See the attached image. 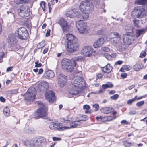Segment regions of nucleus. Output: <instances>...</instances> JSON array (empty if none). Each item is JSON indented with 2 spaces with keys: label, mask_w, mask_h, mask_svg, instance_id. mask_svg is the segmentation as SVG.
Listing matches in <instances>:
<instances>
[{
  "label": "nucleus",
  "mask_w": 147,
  "mask_h": 147,
  "mask_svg": "<svg viewBox=\"0 0 147 147\" xmlns=\"http://www.w3.org/2000/svg\"><path fill=\"white\" fill-rule=\"evenodd\" d=\"M105 41L103 37L99 38L93 44V46L95 48H98L100 47L104 43Z\"/></svg>",
  "instance_id": "nucleus-20"
},
{
  "label": "nucleus",
  "mask_w": 147,
  "mask_h": 147,
  "mask_svg": "<svg viewBox=\"0 0 147 147\" xmlns=\"http://www.w3.org/2000/svg\"><path fill=\"white\" fill-rule=\"evenodd\" d=\"M136 112L135 111H132L129 113V114L130 115H134L135 114Z\"/></svg>",
  "instance_id": "nucleus-54"
},
{
  "label": "nucleus",
  "mask_w": 147,
  "mask_h": 147,
  "mask_svg": "<svg viewBox=\"0 0 147 147\" xmlns=\"http://www.w3.org/2000/svg\"><path fill=\"white\" fill-rule=\"evenodd\" d=\"M93 106L95 108V109H94V111H97L99 110V107L98 104H95L93 105Z\"/></svg>",
  "instance_id": "nucleus-41"
},
{
  "label": "nucleus",
  "mask_w": 147,
  "mask_h": 147,
  "mask_svg": "<svg viewBox=\"0 0 147 147\" xmlns=\"http://www.w3.org/2000/svg\"><path fill=\"white\" fill-rule=\"evenodd\" d=\"M95 52V51L89 46L84 47L81 51L82 54L86 57H90Z\"/></svg>",
  "instance_id": "nucleus-11"
},
{
  "label": "nucleus",
  "mask_w": 147,
  "mask_h": 147,
  "mask_svg": "<svg viewBox=\"0 0 147 147\" xmlns=\"http://www.w3.org/2000/svg\"><path fill=\"white\" fill-rule=\"evenodd\" d=\"M113 67L109 64H108L102 68V71L105 73H109L112 69Z\"/></svg>",
  "instance_id": "nucleus-25"
},
{
  "label": "nucleus",
  "mask_w": 147,
  "mask_h": 147,
  "mask_svg": "<svg viewBox=\"0 0 147 147\" xmlns=\"http://www.w3.org/2000/svg\"><path fill=\"white\" fill-rule=\"evenodd\" d=\"M46 99L51 103L55 99V94L53 91H50L46 92L45 94Z\"/></svg>",
  "instance_id": "nucleus-18"
},
{
  "label": "nucleus",
  "mask_w": 147,
  "mask_h": 147,
  "mask_svg": "<svg viewBox=\"0 0 147 147\" xmlns=\"http://www.w3.org/2000/svg\"><path fill=\"white\" fill-rule=\"evenodd\" d=\"M76 24L78 30L80 33H84L85 32L87 26L86 22L80 21L77 22Z\"/></svg>",
  "instance_id": "nucleus-12"
},
{
  "label": "nucleus",
  "mask_w": 147,
  "mask_h": 147,
  "mask_svg": "<svg viewBox=\"0 0 147 147\" xmlns=\"http://www.w3.org/2000/svg\"><path fill=\"white\" fill-rule=\"evenodd\" d=\"M125 69L127 71H129L132 69V67L130 66H126L125 67Z\"/></svg>",
  "instance_id": "nucleus-53"
},
{
  "label": "nucleus",
  "mask_w": 147,
  "mask_h": 147,
  "mask_svg": "<svg viewBox=\"0 0 147 147\" xmlns=\"http://www.w3.org/2000/svg\"><path fill=\"white\" fill-rule=\"evenodd\" d=\"M49 87L48 83L45 81H42L39 83L38 86V88L41 92L46 91Z\"/></svg>",
  "instance_id": "nucleus-19"
},
{
  "label": "nucleus",
  "mask_w": 147,
  "mask_h": 147,
  "mask_svg": "<svg viewBox=\"0 0 147 147\" xmlns=\"http://www.w3.org/2000/svg\"><path fill=\"white\" fill-rule=\"evenodd\" d=\"M134 37L132 33H127L124 34L123 36L124 42L127 45H129L132 42L134 39Z\"/></svg>",
  "instance_id": "nucleus-13"
},
{
  "label": "nucleus",
  "mask_w": 147,
  "mask_h": 147,
  "mask_svg": "<svg viewBox=\"0 0 147 147\" xmlns=\"http://www.w3.org/2000/svg\"><path fill=\"white\" fill-rule=\"evenodd\" d=\"M147 30V29L146 28H143L136 30V37L138 38L141 35L144 34L146 32Z\"/></svg>",
  "instance_id": "nucleus-23"
},
{
  "label": "nucleus",
  "mask_w": 147,
  "mask_h": 147,
  "mask_svg": "<svg viewBox=\"0 0 147 147\" xmlns=\"http://www.w3.org/2000/svg\"><path fill=\"white\" fill-rule=\"evenodd\" d=\"M25 99L28 102L33 101L35 99V90L34 88H30L24 95Z\"/></svg>",
  "instance_id": "nucleus-7"
},
{
  "label": "nucleus",
  "mask_w": 147,
  "mask_h": 147,
  "mask_svg": "<svg viewBox=\"0 0 147 147\" xmlns=\"http://www.w3.org/2000/svg\"><path fill=\"white\" fill-rule=\"evenodd\" d=\"M103 31L102 30H98L96 32L97 34L98 35H102L103 34Z\"/></svg>",
  "instance_id": "nucleus-50"
},
{
  "label": "nucleus",
  "mask_w": 147,
  "mask_h": 147,
  "mask_svg": "<svg viewBox=\"0 0 147 147\" xmlns=\"http://www.w3.org/2000/svg\"><path fill=\"white\" fill-rule=\"evenodd\" d=\"M56 123H53L50 124L49 126L50 128L53 129L54 128L55 125H56Z\"/></svg>",
  "instance_id": "nucleus-56"
},
{
  "label": "nucleus",
  "mask_w": 147,
  "mask_h": 147,
  "mask_svg": "<svg viewBox=\"0 0 147 147\" xmlns=\"http://www.w3.org/2000/svg\"><path fill=\"white\" fill-rule=\"evenodd\" d=\"M59 75L58 83L60 86L62 87L65 84L66 77L62 74H60Z\"/></svg>",
  "instance_id": "nucleus-21"
},
{
  "label": "nucleus",
  "mask_w": 147,
  "mask_h": 147,
  "mask_svg": "<svg viewBox=\"0 0 147 147\" xmlns=\"http://www.w3.org/2000/svg\"><path fill=\"white\" fill-rule=\"evenodd\" d=\"M71 83L74 86L79 88H82L85 85L84 80L79 76H76L74 77L71 80Z\"/></svg>",
  "instance_id": "nucleus-5"
},
{
  "label": "nucleus",
  "mask_w": 147,
  "mask_h": 147,
  "mask_svg": "<svg viewBox=\"0 0 147 147\" xmlns=\"http://www.w3.org/2000/svg\"><path fill=\"white\" fill-rule=\"evenodd\" d=\"M50 30L49 29L47 30V32L45 36L47 37H48L49 36L50 34Z\"/></svg>",
  "instance_id": "nucleus-55"
},
{
  "label": "nucleus",
  "mask_w": 147,
  "mask_h": 147,
  "mask_svg": "<svg viewBox=\"0 0 147 147\" xmlns=\"http://www.w3.org/2000/svg\"><path fill=\"white\" fill-rule=\"evenodd\" d=\"M71 128L70 127L64 126L60 128L59 130L64 131L66 130L69 129Z\"/></svg>",
  "instance_id": "nucleus-43"
},
{
  "label": "nucleus",
  "mask_w": 147,
  "mask_h": 147,
  "mask_svg": "<svg viewBox=\"0 0 147 147\" xmlns=\"http://www.w3.org/2000/svg\"><path fill=\"white\" fill-rule=\"evenodd\" d=\"M136 3L138 5L144 4L147 3V0H137Z\"/></svg>",
  "instance_id": "nucleus-33"
},
{
  "label": "nucleus",
  "mask_w": 147,
  "mask_h": 147,
  "mask_svg": "<svg viewBox=\"0 0 147 147\" xmlns=\"http://www.w3.org/2000/svg\"><path fill=\"white\" fill-rule=\"evenodd\" d=\"M3 112L5 115L7 116L10 114V110L7 107H6L3 109Z\"/></svg>",
  "instance_id": "nucleus-31"
},
{
  "label": "nucleus",
  "mask_w": 147,
  "mask_h": 147,
  "mask_svg": "<svg viewBox=\"0 0 147 147\" xmlns=\"http://www.w3.org/2000/svg\"><path fill=\"white\" fill-rule=\"evenodd\" d=\"M54 76V74L52 71H47L45 72L43 76L46 78H51Z\"/></svg>",
  "instance_id": "nucleus-24"
},
{
  "label": "nucleus",
  "mask_w": 147,
  "mask_h": 147,
  "mask_svg": "<svg viewBox=\"0 0 147 147\" xmlns=\"http://www.w3.org/2000/svg\"><path fill=\"white\" fill-rule=\"evenodd\" d=\"M109 41L114 44L119 42L121 38V36L119 33L116 32H112L108 35Z\"/></svg>",
  "instance_id": "nucleus-8"
},
{
  "label": "nucleus",
  "mask_w": 147,
  "mask_h": 147,
  "mask_svg": "<svg viewBox=\"0 0 147 147\" xmlns=\"http://www.w3.org/2000/svg\"><path fill=\"white\" fill-rule=\"evenodd\" d=\"M84 13L82 15V19L84 20L87 19L88 18V12H84Z\"/></svg>",
  "instance_id": "nucleus-36"
},
{
  "label": "nucleus",
  "mask_w": 147,
  "mask_h": 147,
  "mask_svg": "<svg viewBox=\"0 0 147 147\" xmlns=\"http://www.w3.org/2000/svg\"><path fill=\"white\" fill-rule=\"evenodd\" d=\"M81 124V122L79 121H73L70 123L71 128H76L77 126Z\"/></svg>",
  "instance_id": "nucleus-27"
},
{
  "label": "nucleus",
  "mask_w": 147,
  "mask_h": 147,
  "mask_svg": "<svg viewBox=\"0 0 147 147\" xmlns=\"http://www.w3.org/2000/svg\"><path fill=\"white\" fill-rule=\"evenodd\" d=\"M104 56L105 58L109 60H111V55L108 53H105L104 55Z\"/></svg>",
  "instance_id": "nucleus-45"
},
{
  "label": "nucleus",
  "mask_w": 147,
  "mask_h": 147,
  "mask_svg": "<svg viewBox=\"0 0 147 147\" xmlns=\"http://www.w3.org/2000/svg\"><path fill=\"white\" fill-rule=\"evenodd\" d=\"M70 121L68 117H63L61 119V121L62 122L65 123H67L68 122Z\"/></svg>",
  "instance_id": "nucleus-34"
},
{
  "label": "nucleus",
  "mask_w": 147,
  "mask_h": 147,
  "mask_svg": "<svg viewBox=\"0 0 147 147\" xmlns=\"http://www.w3.org/2000/svg\"><path fill=\"white\" fill-rule=\"evenodd\" d=\"M82 119H81V120L83 121H85L88 119V117L86 115H83L82 117Z\"/></svg>",
  "instance_id": "nucleus-48"
},
{
  "label": "nucleus",
  "mask_w": 147,
  "mask_h": 147,
  "mask_svg": "<svg viewBox=\"0 0 147 147\" xmlns=\"http://www.w3.org/2000/svg\"><path fill=\"white\" fill-rule=\"evenodd\" d=\"M144 103V101H140L136 103V105L138 107H140L143 105Z\"/></svg>",
  "instance_id": "nucleus-42"
},
{
  "label": "nucleus",
  "mask_w": 147,
  "mask_h": 147,
  "mask_svg": "<svg viewBox=\"0 0 147 147\" xmlns=\"http://www.w3.org/2000/svg\"><path fill=\"white\" fill-rule=\"evenodd\" d=\"M39 108L35 113V116L38 118H41L47 115V109L44 104L41 102H38Z\"/></svg>",
  "instance_id": "nucleus-4"
},
{
  "label": "nucleus",
  "mask_w": 147,
  "mask_h": 147,
  "mask_svg": "<svg viewBox=\"0 0 147 147\" xmlns=\"http://www.w3.org/2000/svg\"><path fill=\"white\" fill-rule=\"evenodd\" d=\"M74 61H71L67 59H63L62 61L61 67L64 69L71 72L73 70L74 67L76 65Z\"/></svg>",
  "instance_id": "nucleus-3"
},
{
  "label": "nucleus",
  "mask_w": 147,
  "mask_h": 147,
  "mask_svg": "<svg viewBox=\"0 0 147 147\" xmlns=\"http://www.w3.org/2000/svg\"><path fill=\"white\" fill-rule=\"evenodd\" d=\"M146 52L145 51H142L140 53V57L141 58L144 57L146 56Z\"/></svg>",
  "instance_id": "nucleus-40"
},
{
  "label": "nucleus",
  "mask_w": 147,
  "mask_h": 147,
  "mask_svg": "<svg viewBox=\"0 0 147 147\" xmlns=\"http://www.w3.org/2000/svg\"><path fill=\"white\" fill-rule=\"evenodd\" d=\"M140 21L139 20H134L133 21V22L135 25L138 27H140Z\"/></svg>",
  "instance_id": "nucleus-37"
},
{
  "label": "nucleus",
  "mask_w": 147,
  "mask_h": 147,
  "mask_svg": "<svg viewBox=\"0 0 147 147\" xmlns=\"http://www.w3.org/2000/svg\"><path fill=\"white\" fill-rule=\"evenodd\" d=\"M121 124L125 123L126 124H128V122L126 120H123L121 121Z\"/></svg>",
  "instance_id": "nucleus-62"
},
{
  "label": "nucleus",
  "mask_w": 147,
  "mask_h": 147,
  "mask_svg": "<svg viewBox=\"0 0 147 147\" xmlns=\"http://www.w3.org/2000/svg\"><path fill=\"white\" fill-rule=\"evenodd\" d=\"M90 2L86 0L80 3L79 8L82 12H90L92 10V7L90 5Z\"/></svg>",
  "instance_id": "nucleus-9"
},
{
  "label": "nucleus",
  "mask_w": 147,
  "mask_h": 147,
  "mask_svg": "<svg viewBox=\"0 0 147 147\" xmlns=\"http://www.w3.org/2000/svg\"><path fill=\"white\" fill-rule=\"evenodd\" d=\"M53 141H60L61 140V138H57L56 137H53Z\"/></svg>",
  "instance_id": "nucleus-52"
},
{
  "label": "nucleus",
  "mask_w": 147,
  "mask_h": 147,
  "mask_svg": "<svg viewBox=\"0 0 147 147\" xmlns=\"http://www.w3.org/2000/svg\"><path fill=\"white\" fill-rule=\"evenodd\" d=\"M85 59V58L82 56H79L76 57L74 58L73 61H74L75 63H76L77 61L81 62L83 61Z\"/></svg>",
  "instance_id": "nucleus-30"
},
{
  "label": "nucleus",
  "mask_w": 147,
  "mask_h": 147,
  "mask_svg": "<svg viewBox=\"0 0 147 147\" xmlns=\"http://www.w3.org/2000/svg\"><path fill=\"white\" fill-rule=\"evenodd\" d=\"M15 34L18 35V37L22 40L26 39L28 37V32L26 28L24 27L20 28L16 31Z\"/></svg>",
  "instance_id": "nucleus-6"
},
{
  "label": "nucleus",
  "mask_w": 147,
  "mask_h": 147,
  "mask_svg": "<svg viewBox=\"0 0 147 147\" xmlns=\"http://www.w3.org/2000/svg\"><path fill=\"white\" fill-rule=\"evenodd\" d=\"M142 97L137 98V96H135L134 98H133L128 100L127 101V103L128 105H131L133 102L134 101L136 100L140 99H142Z\"/></svg>",
  "instance_id": "nucleus-29"
},
{
  "label": "nucleus",
  "mask_w": 147,
  "mask_h": 147,
  "mask_svg": "<svg viewBox=\"0 0 147 147\" xmlns=\"http://www.w3.org/2000/svg\"><path fill=\"white\" fill-rule=\"evenodd\" d=\"M144 9L142 6L136 7L133 11L132 16L134 18H141L143 16V12Z\"/></svg>",
  "instance_id": "nucleus-10"
},
{
  "label": "nucleus",
  "mask_w": 147,
  "mask_h": 147,
  "mask_svg": "<svg viewBox=\"0 0 147 147\" xmlns=\"http://www.w3.org/2000/svg\"><path fill=\"white\" fill-rule=\"evenodd\" d=\"M0 100L2 102H4L5 101V99L1 96L0 97Z\"/></svg>",
  "instance_id": "nucleus-64"
},
{
  "label": "nucleus",
  "mask_w": 147,
  "mask_h": 147,
  "mask_svg": "<svg viewBox=\"0 0 147 147\" xmlns=\"http://www.w3.org/2000/svg\"><path fill=\"white\" fill-rule=\"evenodd\" d=\"M107 121H110L115 119L116 117H113L111 116H107Z\"/></svg>",
  "instance_id": "nucleus-44"
},
{
  "label": "nucleus",
  "mask_w": 147,
  "mask_h": 147,
  "mask_svg": "<svg viewBox=\"0 0 147 147\" xmlns=\"http://www.w3.org/2000/svg\"><path fill=\"white\" fill-rule=\"evenodd\" d=\"M18 14L21 17L28 16L30 13L29 10L26 9L24 6L23 5L18 10Z\"/></svg>",
  "instance_id": "nucleus-14"
},
{
  "label": "nucleus",
  "mask_w": 147,
  "mask_h": 147,
  "mask_svg": "<svg viewBox=\"0 0 147 147\" xmlns=\"http://www.w3.org/2000/svg\"><path fill=\"white\" fill-rule=\"evenodd\" d=\"M5 53L4 52L0 53V58H2L5 57Z\"/></svg>",
  "instance_id": "nucleus-60"
},
{
  "label": "nucleus",
  "mask_w": 147,
  "mask_h": 147,
  "mask_svg": "<svg viewBox=\"0 0 147 147\" xmlns=\"http://www.w3.org/2000/svg\"><path fill=\"white\" fill-rule=\"evenodd\" d=\"M121 76L122 78H125L127 77V74H126L125 73H123L121 74Z\"/></svg>",
  "instance_id": "nucleus-59"
},
{
  "label": "nucleus",
  "mask_w": 147,
  "mask_h": 147,
  "mask_svg": "<svg viewBox=\"0 0 147 147\" xmlns=\"http://www.w3.org/2000/svg\"><path fill=\"white\" fill-rule=\"evenodd\" d=\"M107 116H105L104 117H102V120L104 121H107Z\"/></svg>",
  "instance_id": "nucleus-63"
},
{
  "label": "nucleus",
  "mask_w": 147,
  "mask_h": 147,
  "mask_svg": "<svg viewBox=\"0 0 147 147\" xmlns=\"http://www.w3.org/2000/svg\"><path fill=\"white\" fill-rule=\"evenodd\" d=\"M101 49L103 51L105 52H108L110 51V49L107 47H103L101 48Z\"/></svg>",
  "instance_id": "nucleus-38"
},
{
  "label": "nucleus",
  "mask_w": 147,
  "mask_h": 147,
  "mask_svg": "<svg viewBox=\"0 0 147 147\" xmlns=\"http://www.w3.org/2000/svg\"><path fill=\"white\" fill-rule=\"evenodd\" d=\"M35 66L36 67H40L42 65V64L41 63H38V60H37L35 62Z\"/></svg>",
  "instance_id": "nucleus-47"
},
{
  "label": "nucleus",
  "mask_w": 147,
  "mask_h": 147,
  "mask_svg": "<svg viewBox=\"0 0 147 147\" xmlns=\"http://www.w3.org/2000/svg\"><path fill=\"white\" fill-rule=\"evenodd\" d=\"M28 0H14V2L16 4H23L27 2Z\"/></svg>",
  "instance_id": "nucleus-35"
},
{
  "label": "nucleus",
  "mask_w": 147,
  "mask_h": 147,
  "mask_svg": "<svg viewBox=\"0 0 147 147\" xmlns=\"http://www.w3.org/2000/svg\"><path fill=\"white\" fill-rule=\"evenodd\" d=\"M45 141L44 138H34L32 139H27L24 141V144L28 147H37L40 146Z\"/></svg>",
  "instance_id": "nucleus-2"
},
{
  "label": "nucleus",
  "mask_w": 147,
  "mask_h": 147,
  "mask_svg": "<svg viewBox=\"0 0 147 147\" xmlns=\"http://www.w3.org/2000/svg\"><path fill=\"white\" fill-rule=\"evenodd\" d=\"M66 36L67 43V51L72 52L76 50L78 46L76 38L74 36L69 33L67 34Z\"/></svg>",
  "instance_id": "nucleus-1"
},
{
  "label": "nucleus",
  "mask_w": 147,
  "mask_h": 147,
  "mask_svg": "<svg viewBox=\"0 0 147 147\" xmlns=\"http://www.w3.org/2000/svg\"><path fill=\"white\" fill-rule=\"evenodd\" d=\"M40 5L41 6L43 10L45 11V3L44 1H42L40 3Z\"/></svg>",
  "instance_id": "nucleus-46"
},
{
  "label": "nucleus",
  "mask_w": 147,
  "mask_h": 147,
  "mask_svg": "<svg viewBox=\"0 0 147 147\" xmlns=\"http://www.w3.org/2000/svg\"><path fill=\"white\" fill-rule=\"evenodd\" d=\"M113 86V85L111 82H109L107 84H103L102 86V87L104 89H106L108 88H111Z\"/></svg>",
  "instance_id": "nucleus-32"
},
{
  "label": "nucleus",
  "mask_w": 147,
  "mask_h": 147,
  "mask_svg": "<svg viewBox=\"0 0 147 147\" xmlns=\"http://www.w3.org/2000/svg\"><path fill=\"white\" fill-rule=\"evenodd\" d=\"M61 26L64 33H67L70 30V26L67 25V22L63 19H61L58 22Z\"/></svg>",
  "instance_id": "nucleus-15"
},
{
  "label": "nucleus",
  "mask_w": 147,
  "mask_h": 147,
  "mask_svg": "<svg viewBox=\"0 0 147 147\" xmlns=\"http://www.w3.org/2000/svg\"><path fill=\"white\" fill-rule=\"evenodd\" d=\"M113 108L110 107H104L100 110L101 112L107 114L110 113Z\"/></svg>",
  "instance_id": "nucleus-26"
},
{
  "label": "nucleus",
  "mask_w": 147,
  "mask_h": 147,
  "mask_svg": "<svg viewBox=\"0 0 147 147\" xmlns=\"http://www.w3.org/2000/svg\"><path fill=\"white\" fill-rule=\"evenodd\" d=\"M123 63V61L121 60H119L115 63V64L117 65H121Z\"/></svg>",
  "instance_id": "nucleus-58"
},
{
  "label": "nucleus",
  "mask_w": 147,
  "mask_h": 147,
  "mask_svg": "<svg viewBox=\"0 0 147 147\" xmlns=\"http://www.w3.org/2000/svg\"><path fill=\"white\" fill-rule=\"evenodd\" d=\"M8 42L10 44L15 45L16 42V40L15 36L13 35H10L8 36Z\"/></svg>",
  "instance_id": "nucleus-22"
},
{
  "label": "nucleus",
  "mask_w": 147,
  "mask_h": 147,
  "mask_svg": "<svg viewBox=\"0 0 147 147\" xmlns=\"http://www.w3.org/2000/svg\"><path fill=\"white\" fill-rule=\"evenodd\" d=\"M111 57V60L112 58H115L117 56V54L116 53H114L110 55Z\"/></svg>",
  "instance_id": "nucleus-57"
},
{
  "label": "nucleus",
  "mask_w": 147,
  "mask_h": 147,
  "mask_svg": "<svg viewBox=\"0 0 147 147\" xmlns=\"http://www.w3.org/2000/svg\"><path fill=\"white\" fill-rule=\"evenodd\" d=\"M143 67L141 64H136L134 66L133 69L135 71H138L142 69Z\"/></svg>",
  "instance_id": "nucleus-28"
},
{
  "label": "nucleus",
  "mask_w": 147,
  "mask_h": 147,
  "mask_svg": "<svg viewBox=\"0 0 147 147\" xmlns=\"http://www.w3.org/2000/svg\"><path fill=\"white\" fill-rule=\"evenodd\" d=\"M77 69L78 70L75 71V73H81V71H80L81 69V67L80 66H78L77 67Z\"/></svg>",
  "instance_id": "nucleus-51"
},
{
  "label": "nucleus",
  "mask_w": 147,
  "mask_h": 147,
  "mask_svg": "<svg viewBox=\"0 0 147 147\" xmlns=\"http://www.w3.org/2000/svg\"><path fill=\"white\" fill-rule=\"evenodd\" d=\"M66 15L67 17L71 18L74 17H79L81 16L79 12L77 11V10L74 9H70L67 11L66 13Z\"/></svg>",
  "instance_id": "nucleus-16"
},
{
  "label": "nucleus",
  "mask_w": 147,
  "mask_h": 147,
  "mask_svg": "<svg viewBox=\"0 0 147 147\" xmlns=\"http://www.w3.org/2000/svg\"><path fill=\"white\" fill-rule=\"evenodd\" d=\"M12 67H8L6 70V71L8 72L11 71Z\"/></svg>",
  "instance_id": "nucleus-61"
},
{
  "label": "nucleus",
  "mask_w": 147,
  "mask_h": 147,
  "mask_svg": "<svg viewBox=\"0 0 147 147\" xmlns=\"http://www.w3.org/2000/svg\"><path fill=\"white\" fill-rule=\"evenodd\" d=\"M83 108L84 109L89 110L90 107L89 105H85L83 106Z\"/></svg>",
  "instance_id": "nucleus-49"
},
{
  "label": "nucleus",
  "mask_w": 147,
  "mask_h": 147,
  "mask_svg": "<svg viewBox=\"0 0 147 147\" xmlns=\"http://www.w3.org/2000/svg\"><path fill=\"white\" fill-rule=\"evenodd\" d=\"M119 95L118 94H115L113 96H111L110 97V98L111 99H113L114 100H116L119 97Z\"/></svg>",
  "instance_id": "nucleus-39"
},
{
  "label": "nucleus",
  "mask_w": 147,
  "mask_h": 147,
  "mask_svg": "<svg viewBox=\"0 0 147 147\" xmlns=\"http://www.w3.org/2000/svg\"><path fill=\"white\" fill-rule=\"evenodd\" d=\"M82 88L74 86V85H71L69 87L68 91L70 94L72 95H76L79 93V91Z\"/></svg>",
  "instance_id": "nucleus-17"
}]
</instances>
